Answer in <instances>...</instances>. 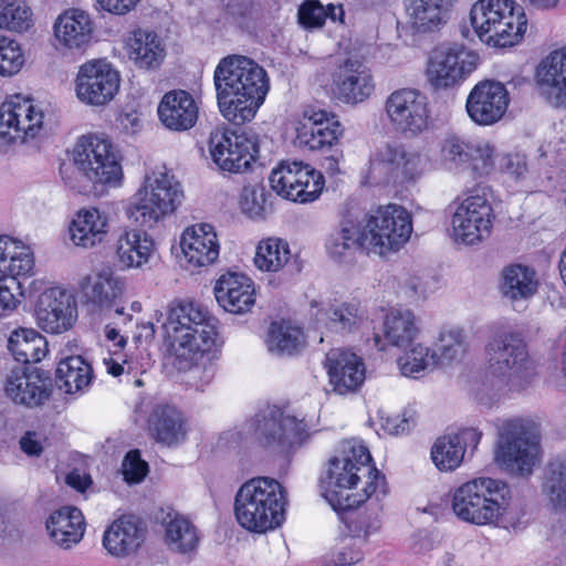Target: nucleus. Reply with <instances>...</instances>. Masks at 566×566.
I'll return each instance as SVG.
<instances>
[{
    "instance_id": "60",
    "label": "nucleus",
    "mask_w": 566,
    "mask_h": 566,
    "mask_svg": "<svg viewBox=\"0 0 566 566\" xmlns=\"http://www.w3.org/2000/svg\"><path fill=\"white\" fill-rule=\"evenodd\" d=\"M29 275L4 274L0 276V316L13 312L21 303L24 292L20 277Z\"/></svg>"
},
{
    "instance_id": "55",
    "label": "nucleus",
    "mask_w": 566,
    "mask_h": 566,
    "mask_svg": "<svg viewBox=\"0 0 566 566\" xmlns=\"http://www.w3.org/2000/svg\"><path fill=\"white\" fill-rule=\"evenodd\" d=\"M361 184L366 186L394 184V174L385 145L371 153L368 164L361 170Z\"/></svg>"
},
{
    "instance_id": "32",
    "label": "nucleus",
    "mask_w": 566,
    "mask_h": 566,
    "mask_svg": "<svg viewBox=\"0 0 566 566\" xmlns=\"http://www.w3.org/2000/svg\"><path fill=\"white\" fill-rule=\"evenodd\" d=\"M312 307H317L315 319L319 327L331 333L347 334L356 331L364 321V311L359 303L335 302L318 303L313 301Z\"/></svg>"
},
{
    "instance_id": "6",
    "label": "nucleus",
    "mask_w": 566,
    "mask_h": 566,
    "mask_svg": "<svg viewBox=\"0 0 566 566\" xmlns=\"http://www.w3.org/2000/svg\"><path fill=\"white\" fill-rule=\"evenodd\" d=\"M541 459L539 424L531 418L504 420L499 427L494 460L520 476L531 475Z\"/></svg>"
},
{
    "instance_id": "20",
    "label": "nucleus",
    "mask_w": 566,
    "mask_h": 566,
    "mask_svg": "<svg viewBox=\"0 0 566 566\" xmlns=\"http://www.w3.org/2000/svg\"><path fill=\"white\" fill-rule=\"evenodd\" d=\"M124 285L120 277L108 271L88 275L81 282L84 303L92 312L111 313L114 308V314L126 324L132 321V315L126 314L120 304Z\"/></svg>"
},
{
    "instance_id": "48",
    "label": "nucleus",
    "mask_w": 566,
    "mask_h": 566,
    "mask_svg": "<svg viewBox=\"0 0 566 566\" xmlns=\"http://www.w3.org/2000/svg\"><path fill=\"white\" fill-rule=\"evenodd\" d=\"M386 150L394 174V184H403L420 177L424 164L419 151L403 145L386 144Z\"/></svg>"
},
{
    "instance_id": "13",
    "label": "nucleus",
    "mask_w": 566,
    "mask_h": 566,
    "mask_svg": "<svg viewBox=\"0 0 566 566\" xmlns=\"http://www.w3.org/2000/svg\"><path fill=\"white\" fill-rule=\"evenodd\" d=\"M44 112L32 99L12 96L0 105V143L24 144L44 129Z\"/></svg>"
},
{
    "instance_id": "12",
    "label": "nucleus",
    "mask_w": 566,
    "mask_h": 566,
    "mask_svg": "<svg viewBox=\"0 0 566 566\" xmlns=\"http://www.w3.org/2000/svg\"><path fill=\"white\" fill-rule=\"evenodd\" d=\"M208 146L212 161L230 174L244 172L259 153L258 136L244 130L216 128L210 133Z\"/></svg>"
},
{
    "instance_id": "42",
    "label": "nucleus",
    "mask_w": 566,
    "mask_h": 566,
    "mask_svg": "<svg viewBox=\"0 0 566 566\" xmlns=\"http://www.w3.org/2000/svg\"><path fill=\"white\" fill-rule=\"evenodd\" d=\"M155 251L153 238L145 231L129 230L119 235L116 254L123 268H142Z\"/></svg>"
},
{
    "instance_id": "5",
    "label": "nucleus",
    "mask_w": 566,
    "mask_h": 566,
    "mask_svg": "<svg viewBox=\"0 0 566 566\" xmlns=\"http://www.w3.org/2000/svg\"><path fill=\"white\" fill-rule=\"evenodd\" d=\"M287 495L272 478L259 476L244 482L234 497V515L249 532L264 533L284 522Z\"/></svg>"
},
{
    "instance_id": "63",
    "label": "nucleus",
    "mask_w": 566,
    "mask_h": 566,
    "mask_svg": "<svg viewBox=\"0 0 566 566\" xmlns=\"http://www.w3.org/2000/svg\"><path fill=\"white\" fill-rule=\"evenodd\" d=\"M122 473L129 484L142 482L148 473V464L140 458L138 450H130L123 460Z\"/></svg>"
},
{
    "instance_id": "23",
    "label": "nucleus",
    "mask_w": 566,
    "mask_h": 566,
    "mask_svg": "<svg viewBox=\"0 0 566 566\" xmlns=\"http://www.w3.org/2000/svg\"><path fill=\"white\" fill-rule=\"evenodd\" d=\"M510 103L504 84L496 81L479 82L467 98L469 117L478 125L488 126L499 122Z\"/></svg>"
},
{
    "instance_id": "7",
    "label": "nucleus",
    "mask_w": 566,
    "mask_h": 566,
    "mask_svg": "<svg viewBox=\"0 0 566 566\" xmlns=\"http://www.w3.org/2000/svg\"><path fill=\"white\" fill-rule=\"evenodd\" d=\"M470 21L479 39L494 48L520 43L527 29L524 10L513 0H479L471 8Z\"/></svg>"
},
{
    "instance_id": "41",
    "label": "nucleus",
    "mask_w": 566,
    "mask_h": 566,
    "mask_svg": "<svg viewBox=\"0 0 566 566\" xmlns=\"http://www.w3.org/2000/svg\"><path fill=\"white\" fill-rule=\"evenodd\" d=\"M158 518L165 528L166 543L171 549L186 554L198 546L197 528L186 516L169 509L161 510Z\"/></svg>"
},
{
    "instance_id": "47",
    "label": "nucleus",
    "mask_w": 566,
    "mask_h": 566,
    "mask_svg": "<svg viewBox=\"0 0 566 566\" xmlns=\"http://www.w3.org/2000/svg\"><path fill=\"white\" fill-rule=\"evenodd\" d=\"M33 271L31 249L9 235H0V273L32 275Z\"/></svg>"
},
{
    "instance_id": "2",
    "label": "nucleus",
    "mask_w": 566,
    "mask_h": 566,
    "mask_svg": "<svg viewBox=\"0 0 566 566\" xmlns=\"http://www.w3.org/2000/svg\"><path fill=\"white\" fill-rule=\"evenodd\" d=\"M213 82L222 116L241 125L254 118L270 88L266 71L244 55H228L220 60Z\"/></svg>"
},
{
    "instance_id": "9",
    "label": "nucleus",
    "mask_w": 566,
    "mask_h": 566,
    "mask_svg": "<svg viewBox=\"0 0 566 566\" xmlns=\"http://www.w3.org/2000/svg\"><path fill=\"white\" fill-rule=\"evenodd\" d=\"M184 193L174 176L166 171L146 175L143 186L130 202L129 219L145 228H153L171 214L181 203Z\"/></svg>"
},
{
    "instance_id": "62",
    "label": "nucleus",
    "mask_w": 566,
    "mask_h": 566,
    "mask_svg": "<svg viewBox=\"0 0 566 566\" xmlns=\"http://www.w3.org/2000/svg\"><path fill=\"white\" fill-rule=\"evenodd\" d=\"M265 205V188L262 185L244 186L240 196L242 211L254 218L262 214Z\"/></svg>"
},
{
    "instance_id": "3",
    "label": "nucleus",
    "mask_w": 566,
    "mask_h": 566,
    "mask_svg": "<svg viewBox=\"0 0 566 566\" xmlns=\"http://www.w3.org/2000/svg\"><path fill=\"white\" fill-rule=\"evenodd\" d=\"M511 489L506 482L480 476L462 483L452 495V511L462 522L476 526L517 530L520 518L509 517Z\"/></svg>"
},
{
    "instance_id": "21",
    "label": "nucleus",
    "mask_w": 566,
    "mask_h": 566,
    "mask_svg": "<svg viewBox=\"0 0 566 566\" xmlns=\"http://www.w3.org/2000/svg\"><path fill=\"white\" fill-rule=\"evenodd\" d=\"M53 382L49 371L34 366L14 368L7 377L4 392L14 403L35 408L51 397Z\"/></svg>"
},
{
    "instance_id": "15",
    "label": "nucleus",
    "mask_w": 566,
    "mask_h": 566,
    "mask_svg": "<svg viewBox=\"0 0 566 566\" xmlns=\"http://www.w3.org/2000/svg\"><path fill=\"white\" fill-rule=\"evenodd\" d=\"M494 219L493 208L484 196H469L452 214V238L467 245L480 243L490 237Z\"/></svg>"
},
{
    "instance_id": "44",
    "label": "nucleus",
    "mask_w": 566,
    "mask_h": 566,
    "mask_svg": "<svg viewBox=\"0 0 566 566\" xmlns=\"http://www.w3.org/2000/svg\"><path fill=\"white\" fill-rule=\"evenodd\" d=\"M501 292L510 301H526L537 292L538 281L533 269L510 264L502 270Z\"/></svg>"
},
{
    "instance_id": "39",
    "label": "nucleus",
    "mask_w": 566,
    "mask_h": 566,
    "mask_svg": "<svg viewBox=\"0 0 566 566\" xmlns=\"http://www.w3.org/2000/svg\"><path fill=\"white\" fill-rule=\"evenodd\" d=\"M107 229V216L97 208L80 210L69 228L71 240L83 248H93L103 242Z\"/></svg>"
},
{
    "instance_id": "59",
    "label": "nucleus",
    "mask_w": 566,
    "mask_h": 566,
    "mask_svg": "<svg viewBox=\"0 0 566 566\" xmlns=\"http://www.w3.org/2000/svg\"><path fill=\"white\" fill-rule=\"evenodd\" d=\"M302 163H283L270 175V185L272 189L280 196L290 200V192L295 191L301 168L306 167Z\"/></svg>"
},
{
    "instance_id": "22",
    "label": "nucleus",
    "mask_w": 566,
    "mask_h": 566,
    "mask_svg": "<svg viewBox=\"0 0 566 566\" xmlns=\"http://www.w3.org/2000/svg\"><path fill=\"white\" fill-rule=\"evenodd\" d=\"M344 128L334 114L324 109L306 111L296 126L295 143L301 148L325 151L343 136Z\"/></svg>"
},
{
    "instance_id": "28",
    "label": "nucleus",
    "mask_w": 566,
    "mask_h": 566,
    "mask_svg": "<svg viewBox=\"0 0 566 566\" xmlns=\"http://www.w3.org/2000/svg\"><path fill=\"white\" fill-rule=\"evenodd\" d=\"M482 433L475 428H463L454 434L437 439L431 449V459L440 471H453L463 461L467 449L475 450Z\"/></svg>"
},
{
    "instance_id": "57",
    "label": "nucleus",
    "mask_w": 566,
    "mask_h": 566,
    "mask_svg": "<svg viewBox=\"0 0 566 566\" xmlns=\"http://www.w3.org/2000/svg\"><path fill=\"white\" fill-rule=\"evenodd\" d=\"M398 367L403 376L416 377L417 374L426 369L437 366L431 349L421 344L410 346L409 350H405L403 355L397 359Z\"/></svg>"
},
{
    "instance_id": "17",
    "label": "nucleus",
    "mask_w": 566,
    "mask_h": 566,
    "mask_svg": "<svg viewBox=\"0 0 566 566\" xmlns=\"http://www.w3.org/2000/svg\"><path fill=\"white\" fill-rule=\"evenodd\" d=\"M478 64V55L462 44L437 48L428 64L429 82L436 88H448L463 81Z\"/></svg>"
},
{
    "instance_id": "24",
    "label": "nucleus",
    "mask_w": 566,
    "mask_h": 566,
    "mask_svg": "<svg viewBox=\"0 0 566 566\" xmlns=\"http://www.w3.org/2000/svg\"><path fill=\"white\" fill-rule=\"evenodd\" d=\"M332 90L337 99L357 104L367 99L375 90L369 69L358 59H345L332 74Z\"/></svg>"
},
{
    "instance_id": "50",
    "label": "nucleus",
    "mask_w": 566,
    "mask_h": 566,
    "mask_svg": "<svg viewBox=\"0 0 566 566\" xmlns=\"http://www.w3.org/2000/svg\"><path fill=\"white\" fill-rule=\"evenodd\" d=\"M210 318L208 313L193 303H179L171 306L163 324L166 335L175 342V336L189 332Z\"/></svg>"
},
{
    "instance_id": "33",
    "label": "nucleus",
    "mask_w": 566,
    "mask_h": 566,
    "mask_svg": "<svg viewBox=\"0 0 566 566\" xmlns=\"http://www.w3.org/2000/svg\"><path fill=\"white\" fill-rule=\"evenodd\" d=\"M172 343L176 350L180 353L179 355H189L190 359H197V356L218 359L222 344L211 317L189 332L175 336Z\"/></svg>"
},
{
    "instance_id": "49",
    "label": "nucleus",
    "mask_w": 566,
    "mask_h": 566,
    "mask_svg": "<svg viewBox=\"0 0 566 566\" xmlns=\"http://www.w3.org/2000/svg\"><path fill=\"white\" fill-rule=\"evenodd\" d=\"M266 346L273 355L284 357L298 354L305 346L302 329L289 322H274L270 325Z\"/></svg>"
},
{
    "instance_id": "36",
    "label": "nucleus",
    "mask_w": 566,
    "mask_h": 566,
    "mask_svg": "<svg viewBox=\"0 0 566 566\" xmlns=\"http://www.w3.org/2000/svg\"><path fill=\"white\" fill-rule=\"evenodd\" d=\"M367 252V239L364 227L352 219H344L326 241V251L328 255L337 262H346L356 254L357 251Z\"/></svg>"
},
{
    "instance_id": "54",
    "label": "nucleus",
    "mask_w": 566,
    "mask_h": 566,
    "mask_svg": "<svg viewBox=\"0 0 566 566\" xmlns=\"http://www.w3.org/2000/svg\"><path fill=\"white\" fill-rule=\"evenodd\" d=\"M32 24V11L24 0H0V29L24 32Z\"/></svg>"
},
{
    "instance_id": "4",
    "label": "nucleus",
    "mask_w": 566,
    "mask_h": 566,
    "mask_svg": "<svg viewBox=\"0 0 566 566\" xmlns=\"http://www.w3.org/2000/svg\"><path fill=\"white\" fill-rule=\"evenodd\" d=\"M485 369L488 377L513 390H523L535 379L536 363L521 331L507 327L492 335L485 345Z\"/></svg>"
},
{
    "instance_id": "19",
    "label": "nucleus",
    "mask_w": 566,
    "mask_h": 566,
    "mask_svg": "<svg viewBox=\"0 0 566 566\" xmlns=\"http://www.w3.org/2000/svg\"><path fill=\"white\" fill-rule=\"evenodd\" d=\"M120 76L103 60L84 63L75 80L76 97L91 106L108 104L119 90Z\"/></svg>"
},
{
    "instance_id": "8",
    "label": "nucleus",
    "mask_w": 566,
    "mask_h": 566,
    "mask_svg": "<svg viewBox=\"0 0 566 566\" xmlns=\"http://www.w3.org/2000/svg\"><path fill=\"white\" fill-rule=\"evenodd\" d=\"M72 155L75 167L91 182V191L94 195H103L107 188L120 184V155L107 137L82 136L75 144Z\"/></svg>"
},
{
    "instance_id": "34",
    "label": "nucleus",
    "mask_w": 566,
    "mask_h": 566,
    "mask_svg": "<svg viewBox=\"0 0 566 566\" xmlns=\"http://www.w3.org/2000/svg\"><path fill=\"white\" fill-rule=\"evenodd\" d=\"M126 53L136 67L150 71L161 65L166 56V49L156 32L137 29L130 32L126 40Z\"/></svg>"
},
{
    "instance_id": "18",
    "label": "nucleus",
    "mask_w": 566,
    "mask_h": 566,
    "mask_svg": "<svg viewBox=\"0 0 566 566\" xmlns=\"http://www.w3.org/2000/svg\"><path fill=\"white\" fill-rule=\"evenodd\" d=\"M34 316L42 331L62 334L71 329L77 319L76 301L63 287H45L35 300Z\"/></svg>"
},
{
    "instance_id": "26",
    "label": "nucleus",
    "mask_w": 566,
    "mask_h": 566,
    "mask_svg": "<svg viewBox=\"0 0 566 566\" xmlns=\"http://www.w3.org/2000/svg\"><path fill=\"white\" fill-rule=\"evenodd\" d=\"M146 538V528L138 517L125 515L114 521L104 532L103 546L114 557L135 555Z\"/></svg>"
},
{
    "instance_id": "14",
    "label": "nucleus",
    "mask_w": 566,
    "mask_h": 566,
    "mask_svg": "<svg viewBox=\"0 0 566 566\" xmlns=\"http://www.w3.org/2000/svg\"><path fill=\"white\" fill-rule=\"evenodd\" d=\"M385 113L391 128L408 137L420 135L429 126L427 97L415 88H399L389 94Z\"/></svg>"
},
{
    "instance_id": "45",
    "label": "nucleus",
    "mask_w": 566,
    "mask_h": 566,
    "mask_svg": "<svg viewBox=\"0 0 566 566\" xmlns=\"http://www.w3.org/2000/svg\"><path fill=\"white\" fill-rule=\"evenodd\" d=\"M8 349L17 361L30 366L31 363H38L46 355L48 342L32 328H19L10 334Z\"/></svg>"
},
{
    "instance_id": "16",
    "label": "nucleus",
    "mask_w": 566,
    "mask_h": 566,
    "mask_svg": "<svg viewBox=\"0 0 566 566\" xmlns=\"http://www.w3.org/2000/svg\"><path fill=\"white\" fill-rule=\"evenodd\" d=\"M440 159L448 170L471 169L478 176H485L495 167V149L486 142L471 143L450 134L441 142Z\"/></svg>"
},
{
    "instance_id": "61",
    "label": "nucleus",
    "mask_w": 566,
    "mask_h": 566,
    "mask_svg": "<svg viewBox=\"0 0 566 566\" xmlns=\"http://www.w3.org/2000/svg\"><path fill=\"white\" fill-rule=\"evenodd\" d=\"M23 59L18 44L6 36L0 38V75L11 76L18 73Z\"/></svg>"
},
{
    "instance_id": "29",
    "label": "nucleus",
    "mask_w": 566,
    "mask_h": 566,
    "mask_svg": "<svg viewBox=\"0 0 566 566\" xmlns=\"http://www.w3.org/2000/svg\"><path fill=\"white\" fill-rule=\"evenodd\" d=\"M198 106L193 97L184 90H174L164 95L158 105L163 125L172 132H186L198 120Z\"/></svg>"
},
{
    "instance_id": "53",
    "label": "nucleus",
    "mask_w": 566,
    "mask_h": 566,
    "mask_svg": "<svg viewBox=\"0 0 566 566\" xmlns=\"http://www.w3.org/2000/svg\"><path fill=\"white\" fill-rule=\"evenodd\" d=\"M465 335L461 329L452 328L442 331L434 343L431 355L437 360V366H446L460 360L465 353Z\"/></svg>"
},
{
    "instance_id": "64",
    "label": "nucleus",
    "mask_w": 566,
    "mask_h": 566,
    "mask_svg": "<svg viewBox=\"0 0 566 566\" xmlns=\"http://www.w3.org/2000/svg\"><path fill=\"white\" fill-rule=\"evenodd\" d=\"M327 18L325 8L317 0L304 1L297 11V20L306 29L321 28Z\"/></svg>"
},
{
    "instance_id": "52",
    "label": "nucleus",
    "mask_w": 566,
    "mask_h": 566,
    "mask_svg": "<svg viewBox=\"0 0 566 566\" xmlns=\"http://www.w3.org/2000/svg\"><path fill=\"white\" fill-rule=\"evenodd\" d=\"M291 251L287 242L279 238L262 240L256 247L254 264L261 271L277 272L289 262Z\"/></svg>"
},
{
    "instance_id": "58",
    "label": "nucleus",
    "mask_w": 566,
    "mask_h": 566,
    "mask_svg": "<svg viewBox=\"0 0 566 566\" xmlns=\"http://www.w3.org/2000/svg\"><path fill=\"white\" fill-rule=\"evenodd\" d=\"M298 179L295 191L290 192V200L306 203L317 199L324 187L322 174L307 165L301 168Z\"/></svg>"
},
{
    "instance_id": "30",
    "label": "nucleus",
    "mask_w": 566,
    "mask_h": 566,
    "mask_svg": "<svg viewBox=\"0 0 566 566\" xmlns=\"http://www.w3.org/2000/svg\"><path fill=\"white\" fill-rule=\"evenodd\" d=\"M182 253L189 264L207 266L219 256V243L213 227L198 223L187 228L180 240Z\"/></svg>"
},
{
    "instance_id": "1",
    "label": "nucleus",
    "mask_w": 566,
    "mask_h": 566,
    "mask_svg": "<svg viewBox=\"0 0 566 566\" xmlns=\"http://www.w3.org/2000/svg\"><path fill=\"white\" fill-rule=\"evenodd\" d=\"M368 448L358 439L339 443L321 478L323 496L335 511H349L371 500L384 476L371 464Z\"/></svg>"
},
{
    "instance_id": "38",
    "label": "nucleus",
    "mask_w": 566,
    "mask_h": 566,
    "mask_svg": "<svg viewBox=\"0 0 566 566\" xmlns=\"http://www.w3.org/2000/svg\"><path fill=\"white\" fill-rule=\"evenodd\" d=\"M148 424L149 431L156 441L167 447L178 446L186 439L185 419L174 406L156 407L149 417Z\"/></svg>"
},
{
    "instance_id": "10",
    "label": "nucleus",
    "mask_w": 566,
    "mask_h": 566,
    "mask_svg": "<svg viewBox=\"0 0 566 566\" xmlns=\"http://www.w3.org/2000/svg\"><path fill=\"white\" fill-rule=\"evenodd\" d=\"M304 418L275 406L259 411L248 423V431L265 449L283 453L301 446L308 438Z\"/></svg>"
},
{
    "instance_id": "35",
    "label": "nucleus",
    "mask_w": 566,
    "mask_h": 566,
    "mask_svg": "<svg viewBox=\"0 0 566 566\" xmlns=\"http://www.w3.org/2000/svg\"><path fill=\"white\" fill-rule=\"evenodd\" d=\"M537 80L549 102L566 108V46L553 51L541 62Z\"/></svg>"
},
{
    "instance_id": "46",
    "label": "nucleus",
    "mask_w": 566,
    "mask_h": 566,
    "mask_svg": "<svg viewBox=\"0 0 566 566\" xmlns=\"http://www.w3.org/2000/svg\"><path fill=\"white\" fill-rule=\"evenodd\" d=\"M93 370L82 356H69L60 360L55 370V384L65 394L84 390L92 380Z\"/></svg>"
},
{
    "instance_id": "43",
    "label": "nucleus",
    "mask_w": 566,
    "mask_h": 566,
    "mask_svg": "<svg viewBox=\"0 0 566 566\" xmlns=\"http://www.w3.org/2000/svg\"><path fill=\"white\" fill-rule=\"evenodd\" d=\"M446 0H406V12L411 28L420 33L439 29L447 22Z\"/></svg>"
},
{
    "instance_id": "37",
    "label": "nucleus",
    "mask_w": 566,
    "mask_h": 566,
    "mask_svg": "<svg viewBox=\"0 0 566 566\" xmlns=\"http://www.w3.org/2000/svg\"><path fill=\"white\" fill-rule=\"evenodd\" d=\"M84 516L73 506H64L53 512L46 521V530L52 541L67 549L78 543L84 535Z\"/></svg>"
},
{
    "instance_id": "51",
    "label": "nucleus",
    "mask_w": 566,
    "mask_h": 566,
    "mask_svg": "<svg viewBox=\"0 0 566 566\" xmlns=\"http://www.w3.org/2000/svg\"><path fill=\"white\" fill-rule=\"evenodd\" d=\"M543 491L555 511H566V458L557 457L547 463Z\"/></svg>"
},
{
    "instance_id": "25",
    "label": "nucleus",
    "mask_w": 566,
    "mask_h": 566,
    "mask_svg": "<svg viewBox=\"0 0 566 566\" xmlns=\"http://www.w3.org/2000/svg\"><path fill=\"white\" fill-rule=\"evenodd\" d=\"M325 367L333 390L339 395L357 391L365 380V366L360 357L342 348L331 349Z\"/></svg>"
},
{
    "instance_id": "27",
    "label": "nucleus",
    "mask_w": 566,
    "mask_h": 566,
    "mask_svg": "<svg viewBox=\"0 0 566 566\" xmlns=\"http://www.w3.org/2000/svg\"><path fill=\"white\" fill-rule=\"evenodd\" d=\"M218 304L227 312L243 314L249 312L255 302L253 281L242 273L227 272L222 274L213 289Z\"/></svg>"
},
{
    "instance_id": "40",
    "label": "nucleus",
    "mask_w": 566,
    "mask_h": 566,
    "mask_svg": "<svg viewBox=\"0 0 566 566\" xmlns=\"http://www.w3.org/2000/svg\"><path fill=\"white\" fill-rule=\"evenodd\" d=\"M93 32L88 14L82 10H67L59 15L54 24V35L60 44L78 49L87 44Z\"/></svg>"
},
{
    "instance_id": "56",
    "label": "nucleus",
    "mask_w": 566,
    "mask_h": 566,
    "mask_svg": "<svg viewBox=\"0 0 566 566\" xmlns=\"http://www.w3.org/2000/svg\"><path fill=\"white\" fill-rule=\"evenodd\" d=\"M374 495L376 496L375 502L370 501L365 509L357 511L348 518V528L355 537L367 538L380 528L378 492Z\"/></svg>"
},
{
    "instance_id": "11",
    "label": "nucleus",
    "mask_w": 566,
    "mask_h": 566,
    "mask_svg": "<svg viewBox=\"0 0 566 566\" xmlns=\"http://www.w3.org/2000/svg\"><path fill=\"white\" fill-rule=\"evenodd\" d=\"M364 231L367 253L384 256L397 252L409 240L412 232L411 216L398 205L379 207L366 216Z\"/></svg>"
},
{
    "instance_id": "31",
    "label": "nucleus",
    "mask_w": 566,
    "mask_h": 566,
    "mask_svg": "<svg viewBox=\"0 0 566 566\" xmlns=\"http://www.w3.org/2000/svg\"><path fill=\"white\" fill-rule=\"evenodd\" d=\"M381 331V335H374L375 346L380 350H385L387 345L406 350L417 338L419 327L410 310H391L385 316Z\"/></svg>"
}]
</instances>
